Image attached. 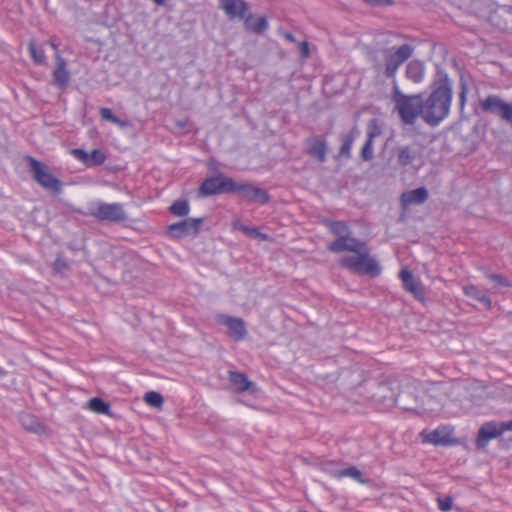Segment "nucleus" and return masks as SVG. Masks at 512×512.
I'll list each match as a JSON object with an SVG mask.
<instances>
[{"label": "nucleus", "instance_id": "49", "mask_svg": "<svg viewBox=\"0 0 512 512\" xmlns=\"http://www.w3.org/2000/svg\"><path fill=\"white\" fill-rule=\"evenodd\" d=\"M511 427H512V424H511Z\"/></svg>", "mask_w": 512, "mask_h": 512}, {"label": "nucleus", "instance_id": "36", "mask_svg": "<svg viewBox=\"0 0 512 512\" xmlns=\"http://www.w3.org/2000/svg\"><path fill=\"white\" fill-rule=\"evenodd\" d=\"M144 400L147 404L155 408H160L164 402L162 395L155 391L147 392L144 396Z\"/></svg>", "mask_w": 512, "mask_h": 512}, {"label": "nucleus", "instance_id": "15", "mask_svg": "<svg viewBox=\"0 0 512 512\" xmlns=\"http://www.w3.org/2000/svg\"><path fill=\"white\" fill-rule=\"evenodd\" d=\"M305 145V152L307 155L316 159L320 163H324L326 161L327 143L325 138L319 136L307 138Z\"/></svg>", "mask_w": 512, "mask_h": 512}, {"label": "nucleus", "instance_id": "42", "mask_svg": "<svg viewBox=\"0 0 512 512\" xmlns=\"http://www.w3.org/2000/svg\"><path fill=\"white\" fill-rule=\"evenodd\" d=\"M487 277L495 282L497 286L507 287L509 286L508 280L500 274H487Z\"/></svg>", "mask_w": 512, "mask_h": 512}, {"label": "nucleus", "instance_id": "47", "mask_svg": "<svg viewBox=\"0 0 512 512\" xmlns=\"http://www.w3.org/2000/svg\"><path fill=\"white\" fill-rule=\"evenodd\" d=\"M154 2H155L157 5L164 6V5H165V3H166V0H154Z\"/></svg>", "mask_w": 512, "mask_h": 512}, {"label": "nucleus", "instance_id": "40", "mask_svg": "<svg viewBox=\"0 0 512 512\" xmlns=\"http://www.w3.org/2000/svg\"><path fill=\"white\" fill-rule=\"evenodd\" d=\"M329 227L331 232L335 235H339V237L348 229L347 225L342 221H332Z\"/></svg>", "mask_w": 512, "mask_h": 512}, {"label": "nucleus", "instance_id": "38", "mask_svg": "<svg viewBox=\"0 0 512 512\" xmlns=\"http://www.w3.org/2000/svg\"><path fill=\"white\" fill-rule=\"evenodd\" d=\"M53 269L56 273L63 274L70 270V266L63 257L58 256L54 261Z\"/></svg>", "mask_w": 512, "mask_h": 512}, {"label": "nucleus", "instance_id": "2", "mask_svg": "<svg viewBox=\"0 0 512 512\" xmlns=\"http://www.w3.org/2000/svg\"><path fill=\"white\" fill-rule=\"evenodd\" d=\"M452 102V86L447 75L426 98H422V119L431 127L438 126L449 114Z\"/></svg>", "mask_w": 512, "mask_h": 512}, {"label": "nucleus", "instance_id": "16", "mask_svg": "<svg viewBox=\"0 0 512 512\" xmlns=\"http://www.w3.org/2000/svg\"><path fill=\"white\" fill-rule=\"evenodd\" d=\"M219 322L225 325L229 330V335L235 340L240 341L245 338L247 330L243 319L229 315H220Z\"/></svg>", "mask_w": 512, "mask_h": 512}, {"label": "nucleus", "instance_id": "46", "mask_svg": "<svg viewBox=\"0 0 512 512\" xmlns=\"http://www.w3.org/2000/svg\"><path fill=\"white\" fill-rule=\"evenodd\" d=\"M284 37L288 40V41H291V42H294L295 41V37L292 33L288 32V33H285L284 34Z\"/></svg>", "mask_w": 512, "mask_h": 512}, {"label": "nucleus", "instance_id": "14", "mask_svg": "<svg viewBox=\"0 0 512 512\" xmlns=\"http://www.w3.org/2000/svg\"><path fill=\"white\" fill-rule=\"evenodd\" d=\"M219 7L229 20H244L250 10L248 2L245 0H222Z\"/></svg>", "mask_w": 512, "mask_h": 512}, {"label": "nucleus", "instance_id": "32", "mask_svg": "<svg viewBox=\"0 0 512 512\" xmlns=\"http://www.w3.org/2000/svg\"><path fill=\"white\" fill-rule=\"evenodd\" d=\"M170 212L178 217H184L189 214L190 206L187 200H177L169 208Z\"/></svg>", "mask_w": 512, "mask_h": 512}, {"label": "nucleus", "instance_id": "37", "mask_svg": "<svg viewBox=\"0 0 512 512\" xmlns=\"http://www.w3.org/2000/svg\"><path fill=\"white\" fill-rule=\"evenodd\" d=\"M360 156L363 161H370L373 158V141H365Z\"/></svg>", "mask_w": 512, "mask_h": 512}, {"label": "nucleus", "instance_id": "43", "mask_svg": "<svg viewBox=\"0 0 512 512\" xmlns=\"http://www.w3.org/2000/svg\"><path fill=\"white\" fill-rule=\"evenodd\" d=\"M452 498L451 497H445L443 499H438L439 508L442 511H449L452 508Z\"/></svg>", "mask_w": 512, "mask_h": 512}, {"label": "nucleus", "instance_id": "19", "mask_svg": "<svg viewBox=\"0 0 512 512\" xmlns=\"http://www.w3.org/2000/svg\"><path fill=\"white\" fill-rule=\"evenodd\" d=\"M399 276L406 291L412 293L418 300L424 299V288L420 281L414 277L411 271L408 269H402Z\"/></svg>", "mask_w": 512, "mask_h": 512}, {"label": "nucleus", "instance_id": "34", "mask_svg": "<svg viewBox=\"0 0 512 512\" xmlns=\"http://www.w3.org/2000/svg\"><path fill=\"white\" fill-rule=\"evenodd\" d=\"M28 48L35 64L42 65L45 63L46 57L42 48L38 47L34 41L29 42Z\"/></svg>", "mask_w": 512, "mask_h": 512}, {"label": "nucleus", "instance_id": "3", "mask_svg": "<svg viewBox=\"0 0 512 512\" xmlns=\"http://www.w3.org/2000/svg\"><path fill=\"white\" fill-rule=\"evenodd\" d=\"M392 100L395 103L401 122L407 126H413L418 117L422 118V95H406L395 84L392 91Z\"/></svg>", "mask_w": 512, "mask_h": 512}, {"label": "nucleus", "instance_id": "11", "mask_svg": "<svg viewBox=\"0 0 512 512\" xmlns=\"http://www.w3.org/2000/svg\"><path fill=\"white\" fill-rule=\"evenodd\" d=\"M479 105L483 111L498 115L512 124V104L503 101L498 95H488Z\"/></svg>", "mask_w": 512, "mask_h": 512}, {"label": "nucleus", "instance_id": "22", "mask_svg": "<svg viewBox=\"0 0 512 512\" xmlns=\"http://www.w3.org/2000/svg\"><path fill=\"white\" fill-rule=\"evenodd\" d=\"M359 129L355 125L348 133H344L340 135L341 146L339 149V156L344 158H350L351 156V148L353 142L359 135Z\"/></svg>", "mask_w": 512, "mask_h": 512}, {"label": "nucleus", "instance_id": "18", "mask_svg": "<svg viewBox=\"0 0 512 512\" xmlns=\"http://www.w3.org/2000/svg\"><path fill=\"white\" fill-rule=\"evenodd\" d=\"M53 84L61 90H65L70 82V73L67 69L65 59L59 54L56 55V68L52 73Z\"/></svg>", "mask_w": 512, "mask_h": 512}, {"label": "nucleus", "instance_id": "10", "mask_svg": "<svg viewBox=\"0 0 512 512\" xmlns=\"http://www.w3.org/2000/svg\"><path fill=\"white\" fill-rule=\"evenodd\" d=\"M90 214L100 221L115 223L124 222L128 219L124 206L121 203H99Z\"/></svg>", "mask_w": 512, "mask_h": 512}, {"label": "nucleus", "instance_id": "4", "mask_svg": "<svg viewBox=\"0 0 512 512\" xmlns=\"http://www.w3.org/2000/svg\"><path fill=\"white\" fill-rule=\"evenodd\" d=\"M30 170L34 180L47 191L57 195L62 191V182L56 178L44 163L29 157Z\"/></svg>", "mask_w": 512, "mask_h": 512}, {"label": "nucleus", "instance_id": "39", "mask_svg": "<svg viewBox=\"0 0 512 512\" xmlns=\"http://www.w3.org/2000/svg\"><path fill=\"white\" fill-rule=\"evenodd\" d=\"M459 87H460V92H459V102L460 103L459 104H460V109L463 110V108L466 104V95L468 93V85L463 77L460 78Z\"/></svg>", "mask_w": 512, "mask_h": 512}, {"label": "nucleus", "instance_id": "9", "mask_svg": "<svg viewBox=\"0 0 512 512\" xmlns=\"http://www.w3.org/2000/svg\"><path fill=\"white\" fill-rule=\"evenodd\" d=\"M512 420L507 422H486L478 430L476 447L483 450L490 440L501 436L505 431L512 430Z\"/></svg>", "mask_w": 512, "mask_h": 512}, {"label": "nucleus", "instance_id": "21", "mask_svg": "<svg viewBox=\"0 0 512 512\" xmlns=\"http://www.w3.org/2000/svg\"><path fill=\"white\" fill-rule=\"evenodd\" d=\"M244 22V28L246 31L255 33V34H262L268 29V20L265 16H255L252 14H249L245 17L243 20Z\"/></svg>", "mask_w": 512, "mask_h": 512}, {"label": "nucleus", "instance_id": "27", "mask_svg": "<svg viewBox=\"0 0 512 512\" xmlns=\"http://www.w3.org/2000/svg\"><path fill=\"white\" fill-rule=\"evenodd\" d=\"M20 422L23 428L27 431L40 434L44 432V426L38 421V419L30 414H22L20 416Z\"/></svg>", "mask_w": 512, "mask_h": 512}, {"label": "nucleus", "instance_id": "23", "mask_svg": "<svg viewBox=\"0 0 512 512\" xmlns=\"http://www.w3.org/2000/svg\"><path fill=\"white\" fill-rule=\"evenodd\" d=\"M425 441L434 445H449L454 443L451 432L446 429H435L425 434Z\"/></svg>", "mask_w": 512, "mask_h": 512}, {"label": "nucleus", "instance_id": "26", "mask_svg": "<svg viewBox=\"0 0 512 512\" xmlns=\"http://www.w3.org/2000/svg\"><path fill=\"white\" fill-rule=\"evenodd\" d=\"M396 153L397 163L402 167L410 165L416 159L417 156L416 151L409 146L398 147L396 149Z\"/></svg>", "mask_w": 512, "mask_h": 512}, {"label": "nucleus", "instance_id": "12", "mask_svg": "<svg viewBox=\"0 0 512 512\" xmlns=\"http://www.w3.org/2000/svg\"><path fill=\"white\" fill-rule=\"evenodd\" d=\"M242 199L258 204H267L270 201V195L263 189L252 185L251 183H237L234 181V192Z\"/></svg>", "mask_w": 512, "mask_h": 512}, {"label": "nucleus", "instance_id": "30", "mask_svg": "<svg viewBox=\"0 0 512 512\" xmlns=\"http://www.w3.org/2000/svg\"><path fill=\"white\" fill-rule=\"evenodd\" d=\"M429 403L436 407L435 411H438L442 406V400L438 399L437 389L435 387L428 389L426 392H422L420 396V404Z\"/></svg>", "mask_w": 512, "mask_h": 512}, {"label": "nucleus", "instance_id": "35", "mask_svg": "<svg viewBox=\"0 0 512 512\" xmlns=\"http://www.w3.org/2000/svg\"><path fill=\"white\" fill-rule=\"evenodd\" d=\"M382 133L379 121L376 118L369 120L367 125V139L374 141L375 138L379 137Z\"/></svg>", "mask_w": 512, "mask_h": 512}, {"label": "nucleus", "instance_id": "48", "mask_svg": "<svg viewBox=\"0 0 512 512\" xmlns=\"http://www.w3.org/2000/svg\"><path fill=\"white\" fill-rule=\"evenodd\" d=\"M219 1H220V3L222 2V0H219Z\"/></svg>", "mask_w": 512, "mask_h": 512}, {"label": "nucleus", "instance_id": "24", "mask_svg": "<svg viewBox=\"0 0 512 512\" xmlns=\"http://www.w3.org/2000/svg\"><path fill=\"white\" fill-rule=\"evenodd\" d=\"M424 73L425 68L421 61L413 60L406 66V77L415 83L423 80Z\"/></svg>", "mask_w": 512, "mask_h": 512}, {"label": "nucleus", "instance_id": "31", "mask_svg": "<svg viewBox=\"0 0 512 512\" xmlns=\"http://www.w3.org/2000/svg\"><path fill=\"white\" fill-rule=\"evenodd\" d=\"M88 408L98 414L110 415V405L99 397L89 400Z\"/></svg>", "mask_w": 512, "mask_h": 512}, {"label": "nucleus", "instance_id": "20", "mask_svg": "<svg viewBox=\"0 0 512 512\" xmlns=\"http://www.w3.org/2000/svg\"><path fill=\"white\" fill-rule=\"evenodd\" d=\"M429 197L428 190L425 187H420L414 190L406 191L401 195V204L404 208L410 205H420L427 201Z\"/></svg>", "mask_w": 512, "mask_h": 512}, {"label": "nucleus", "instance_id": "33", "mask_svg": "<svg viewBox=\"0 0 512 512\" xmlns=\"http://www.w3.org/2000/svg\"><path fill=\"white\" fill-rule=\"evenodd\" d=\"M100 115L102 117V119L106 120V121H109V122H112L122 128H125V127H128L129 126V121L127 120H122L120 119L119 117L115 116L111 109L109 108H101L100 109Z\"/></svg>", "mask_w": 512, "mask_h": 512}, {"label": "nucleus", "instance_id": "5", "mask_svg": "<svg viewBox=\"0 0 512 512\" xmlns=\"http://www.w3.org/2000/svg\"><path fill=\"white\" fill-rule=\"evenodd\" d=\"M234 192V179L224 174H217L206 178L198 189L199 196L207 197Z\"/></svg>", "mask_w": 512, "mask_h": 512}, {"label": "nucleus", "instance_id": "8", "mask_svg": "<svg viewBox=\"0 0 512 512\" xmlns=\"http://www.w3.org/2000/svg\"><path fill=\"white\" fill-rule=\"evenodd\" d=\"M399 388L400 384L397 380H385L378 383L371 397L382 408H391L397 402Z\"/></svg>", "mask_w": 512, "mask_h": 512}, {"label": "nucleus", "instance_id": "28", "mask_svg": "<svg viewBox=\"0 0 512 512\" xmlns=\"http://www.w3.org/2000/svg\"><path fill=\"white\" fill-rule=\"evenodd\" d=\"M331 474L336 478L350 477L359 483H365V480L362 477L361 471L358 468H356L355 466H351V467L344 468L341 470H335V471L331 472Z\"/></svg>", "mask_w": 512, "mask_h": 512}, {"label": "nucleus", "instance_id": "44", "mask_svg": "<svg viewBox=\"0 0 512 512\" xmlns=\"http://www.w3.org/2000/svg\"><path fill=\"white\" fill-rule=\"evenodd\" d=\"M366 3L375 5V6H381V5H392L393 0H364Z\"/></svg>", "mask_w": 512, "mask_h": 512}, {"label": "nucleus", "instance_id": "6", "mask_svg": "<svg viewBox=\"0 0 512 512\" xmlns=\"http://www.w3.org/2000/svg\"><path fill=\"white\" fill-rule=\"evenodd\" d=\"M413 50L410 44H403L396 49H386L384 75L387 78L394 77L398 68L411 57Z\"/></svg>", "mask_w": 512, "mask_h": 512}, {"label": "nucleus", "instance_id": "29", "mask_svg": "<svg viewBox=\"0 0 512 512\" xmlns=\"http://www.w3.org/2000/svg\"><path fill=\"white\" fill-rule=\"evenodd\" d=\"M229 380L240 392L248 390L251 385L246 375L241 372H230Z\"/></svg>", "mask_w": 512, "mask_h": 512}, {"label": "nucleus", "instance_id": "17", "mask_svg": "<svg viewBox=\"0 0 512 512\" xmlns=\"http://www.w3.org/2000/svg\"><path fill=\"white\" fill-rule=\"evenodd\" d=\"M71 154L87 167L100 166L106 161V155L99 149L92 150L91 153L86 152L84 149L75 148Z\"/></svg>", "mask_w": 512, "mask_h": 512}, {"label": "nucleus", "instance_id": "25", "mask_svg": "<svg viewBox=\"0 0 512 512\" xmlns=\"http://www.w3.org/2000/svg\"><path fill=\"white\" fill-rule=\"evenodd\" d=\"M463 291L466 296L483 303L487 309L491 308V305H492L491 298L486 293L482 292L477 286H475V285L464 286Z\"/></svg>", "mask_w": 512, "mask_h": 512}, {"label": "nucleus", "instance_id": "41", "mask_svg": "<svg viewBox=\"0 0 512 512\" xmlns=\"http://www.w3.org/2000/svg\"><path fill=\"white\" fill-rule=\"evenodd\" d=\"M240 229L248 236L252 237V238H260V239H267V235L266 234H263L261 233L257 228L255 227H248V226H244L242 225L240 227Z\"/></svg>", "mask_w": 512, "mask_h": 512}, {"label": "nucleus", "instance_id": "13", "mask_svg": "<svg viewBox=\"0 0 512 512\" xmlns=\"http://www.w3.org/2000/svg\"><path fill=\"white\" fill-rule=\"evenodd\" d=\"M204 218H186L167 227V234L174 239L188 235H197L201 229Z\"/></svg>", "mask_w": 512, "mask_h": 512}, {"label": "nucleus", "instance_id": "45", "mask_svg": "<svg viewBox=\"0 0 512 512\" xmlns=\"http://www.w3.org/2000/svg\"><path fill=\"white\" fill-rule=\"evenodd\" d=\"M300 53L302 57L307 58L309 56V45L307 42H302L300 44Z\"/></svg>", "mask_w": 512, "mask_h": 512}, {"label": "nucleus", "instance_id": "1", "mask_svg": "<svg viewBox=\"0 0 512 512\" xmlns=\"http://www.w3.org/2000/svg\"><path fill=\"white\" fill-rule=\"evenodd\" d=\"M329 250L335 253L348 251L357 254L356 256H344L340 260L343 267L355 273L370 277H377L381 273L378 262L369 256L366 243L356 238L340 236L330 244Z\"/></svg>", "mask_w": 512, "mask_h": 512}, {"label": "nucleus", "instance_id": "7", "mask_svg": "<svg viewBox=\"0 0 512 512\" xmlns=\"http://www.w3.org/2000/svg\"><path fill=\"white\" fill-rule=\"evenodd\" d=\"M406 411H418L420 409L435 412L436 407L429 403L420 404L419 391L415 385H407L402 391L398 390L397 402Z\"/></svg>", "mask_w": 512, "mask_h": 512}]
</instances>
